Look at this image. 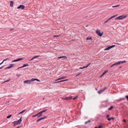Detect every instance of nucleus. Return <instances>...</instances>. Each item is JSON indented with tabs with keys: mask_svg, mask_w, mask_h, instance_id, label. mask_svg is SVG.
Here are the masks:
<instances>
[{
	"mask_svg": "<svg viewBox=\"0 0 128 128\" xmlns=\"http://www.w3.org/2000/svg\"><path fill=\"white\" fill-rule=\"evenodd\" d=\"M109 105V103L107 101L104 102L100 106V107L101 108H105L108 106Z\"/></svg>",
	"mask_w": 128,
	"mask_h": 128,
	"instance_id": "obj_1",
	"label": "nucleus"
},
{
	"mask_svg": "<svg viewBox=\"0 0 128 128\" xmlns=\"http://www.w3.org/2000/svg\"><path fill=\"white\" fill-rule=\"evenodd\" d=\"M22 117L18 121H16L13 122L14 126L18 125V124H20L22 120Z\"/></svg>",
	"mask_w": 128,
	"mask_h": 128,
	"instance_id": "obj_2",
	"label": "nucleus"
},
{
	"mask_svg": "<svg viewBox=\"0 0 128 128\" xmlns=\"http://www.w3.org/2000/svg\"><path fill=\"white\" fill-rule=\"evenodd\" d=\"M126 16H119L116 18L115 19V20H122L123 18H124L126 17Z\"/></svg>",
	"mask_w": 128,
	"mask_h": 128,
	"instance_id": "obj_3",
	"label": "nucleus"
},
{
	"mask_svg": "<svg viewBox=\"0 0 128 128\" xmlns=\"http://www.w3.org/2000/svg\"><path fill=\"white\" fill-rule=\"evenodd\" d=\"M32 82V79H31V80H25L24 82V84H30Z\"/></svg>",
	"mask_w": 128,
	"mask_h": 128,
	"instance_id": "obj_4",
	"label": "nucleus"
},
{
	"mask_svg": "<svg viewBox=\"0 0 128 128\" xmlns=\"http://www.w3.org/2000/svg\"><path fill=\"white\" fill-rule=\"evenodd\" d=\"M107 88V87H105L104 88L98 91V92L99 94H100L102 92L104 91Z\"/></svg>",
	"mask_w": 128,
	"mask_h": 128,
	"instance_id": "obj_5",
	"label": "nucleus"
},
{
	"mask_svg": "<svg viewBox=\"0 0 128 128\" xmlns=\"http://www.w3.org/2000/svg\"><path fill=\"white\" fill-rule=\"evenodd\" d=\"M72 98V96H70L66 98H62L63 100H68L71 99Z\"/></svg>",
	"mask_w": 128,
	"mask_h": 128,
	"instance_id": "obj_6",
	"label": "nucleus"
},
{
	"mask_svg": "<svg viewBox=\"0 0 128 128\" xmlns=\"http://www.w3.org/2000/svg\"><path fill=\"white\" fill-rule=\"evenodd\" d=\"M47 110L46 109V110H43L41 112H39V113H38V114H39V116H38V117H39L41 116L42 115V113L46 112V111H47Z\"/></svg>",
	"mask_w": 128,
	"mask_h": 128,
	"instance_id": "obj_7",
	"label": "nucleus"
},
{
	"mask_svg": "<svg viewBox=\"0 0 128 128\" xmlns=\"http://www.w3.org/2000/svg\"><path fill=\"white\" fill-rule=\"evenodd\" d=\"M96 33L99 35L100 36H102V33H101L100 32V30H98L96 31Z\"/></svg>",
	"mask_w": 128,
	"mask_h": 128,
	"instance_id": "obj_8",
	"label": "nucleus"
},
{
	"mask_svg": "<svg viewBox=\"0 0 128 128\" xmlns=\"http://www.w3.org/2000/svg\"><path fill=\"white\" fill-rule=\"evenodd\" d=\"M14 65V64H10L8 66L5 68V69L10 68L13 67Z\"/></svg>",
	"mask_w": 128,
	"mask_h": 128,
	"instance_id": "obj_9",
	"label": "nucleus"
},
{
	"mask_svg": "<svg viewBox=\"0 0 128 128\" xmlns=\"http://www.w3.org/2000/svg\"><path fill=\"white\" fill-rule=\"evenodd\" d=\"M23 59V58H18L17 59L14 60H12V62H18V61H19L20 60H22Z\"/></svg>",
	"mask_w": 128,
	"mask_h": 128,
	"instance_id": "obj_10",
	"label": "nucleus"
},
{
	"mask_svg": "<svg viewBox=\"0 0 128 128\" xmlns=\"http://www.w3.org/2000/svg\"><path fill=\"white\" fill-rule=\"evenodd\" d=\"M122 64L121 61L120 62H118L110 66L111 67H112V66H117L118 65L120 64Z\"/></svg>",
	"mask_w": 128,
	"mask_h": 128,
	"instance_id": "obj_11",
	"label": "nucleus"
},
{
	"mask_svg": "<svg viewBox=\"0 0 128 128\" xmlns=\"http://www.w3.org/2000/svg\"><path fill=\"white\" fill-rule=\"evenodd\" d=\"M25 6L22 5H20L19 6H18L17 8V9H20L21 8L22 9H24Z\"/></svg>",
	"mask_w": 128,
	"mask_h": 128,
	"instance_id": "obj_12",
	"label": "nucleus"
},
{
	"mask_svg": "<svg viewBox=\"0 0 128 128\" xmlns=\"http://www.w3.org/2000/svg\"><path fill=\"white\" fill-rule=\"evenodd\" d=\"M91 64V63H89L86 66H84L83 67H80V68L82 69L84 68H86L88 67L89 66H90Z\"/></svg>",
	"mask_w": 128,
	"mask_h": 128,
	"instance_id": "obj_13",
	"label": "nucleus"
},
{
	"mask_svg": "<svg viewBox=\"0 0 128 128\" xmlns=\"http://www.w3.org/2000/svg\"><path fill=\"white\" fill-rule=\"evenodd\" d=\"M64 58L65 59H66L67 57L66 56H60L58 58V59H59L60 58Z\"/></svg>",
	"mask_w": 128,
	"mask_h": 128,
	"instance_id": "obj_14",
	"label": "nucleus"
},
{
	"mask_svg": "<svg viewBox=\"0 0 128 128\" xmlns=\"http://www.w3.org/2000/svg\"><path fill=\"white\" fill-rule=\"evenodd\" d=\"M40 56H39V55L35 56H34V57L32 58L31 59V60H30V61L32 60H33L35 58H36L39 57Z\"/></svg>",
	"mask_w": 128,
	"mask_h": 128,
	"instance_id": "obj_15",
	"label": "nucleus"
},
{
	"mask_svg": "<svg viewBox=\"0 0 128 128\" xmlns=\"http://www.w3.org/2000/svg\"><path fill=\"white\" fill-rule=\"evenodd\" d=\"M28 66V64H24L23 66H22L21 67H19L18 68L19 69V68H22L26 67V66Z\"/></svg>",
	"mask_w": 128,
	"mask_h": 128,
	"instance_id": "obj_16",
	"label": "nucleus"
},
{
	"mask_svg": "<svg viewBox=\"0 0 128 128\" xmlns=\"http://www.w3.org/2000/svg\"><path fill=\"white\" fill-rule=\"evenodd\" d=\"M14 4V2L12 1H10V6L12 7L13 6Z\"/></svg>",
	"mask_w": 128,
	"mask_h": 128,
	"instance_id": "obj_17",
	"label": "nucleus"
},
{
	"mask_svg": "<svg viewBox=\"0 0 128 128\" xmlns=\"http://www.w3.org/2000/svg\"><path fill=\"white\" fill-rule=\"evenodd\" d=\"M66 78V76L63 77H61V78H60L58 79L57 80H56V81H57V80H61V79H64V78Z\"/></svg>",
	"mask_w": 128,
	"mask_h": 128,
	"instance_id": "obj_18",
	"label": "nucleus"
},
{
	"mask_svg": "<svg viewBox=\"0 0 128 128\" xmlns=\"http://www.w3.org/2000/svg\"><path fill=\"white\" fill-rule=\"evenodd\" d=\"M35 80H36V81L38 82H40V81L39 80L36 78H32V82L34 81Z\"/></svg>",
	"mask_w": 128,
	"mask_h": 128,
	"instance_id": "obj_19",
	"label": "nucleus"
},
{
	"mask_svg": "<svg viewBox=\"0 0 128 128\" xmlns=\"http://www.w3.org/2000/svg\"><path fill=\"white\" fill-rule=\"evenodd\" d=\"M110 46L106 48L104 50H108L110 49Z\"/></svg>",
	"mask_w": 128,
	"mask_h": 128,
	"instance_id": "obj_20",
	"label": "nucleus"
},
{
	"mask_svg": "<svg viewBox=\"0 0 128 128\" xmlns=\"http://www.w3.org/2000/svg\"><path fill=\"white\" fill-rule=\"evenodd\" d=\"M111 119H112L113 120H114V118L113 117H112L109 118H108V121H110L111 120Z\"/></svg>",
	"mask_w": 128,
	"mask_h": 128,
	"instance_id": "obj_21",
	"label": "nucleus"
},
{
	"mask_svg": "<svg viewBox=\"0 0 128 128\" xmlns=\"http://www.w3.org/2000/svg\"><path fill=\"white\" fill-rule=\"evenodd\" d=\"M92 39V38L90 36H88L86 38L87 40H90Z\"/></svg>",
	"mask_w": 128,
	"mask_h": 128,
	"instance_id": "obj_22",
	"label": "nucleus"
},
{
	"mask_svg": "<svg viewBox=\"0 0 128 128\" xmlns=\"http://www.w3.org/2000/svg\"><path fill=\"white\" fill-rule=\"evenodd\" d=\"M108 72V70H106L104 72L102 73V75H104L105 74H106Z\"/></svg>",
	"mask_w": 128,
	"mask_h": 128,
	"instance_id": "obj_23",
	"label": "nucleus"
},
{
	"mask_svg": "<svg viewBox=\"0 0 128 128\" xmlns=\"http://www.w3.org/2000/svg\"><path fill=\"white\" fill-rule=\"evenodd\" d=\"M114 107L113 106H111L110 108L108 109L109 110H111Z\"/></svg>",
	"mask_w": 128,
	"mask_h": 128,
	"instance_id": "obj_24",
	"label": "nucleus"
},
{
	"mask_svg": "<svg viewBox=\"0 0 128 128\" xmlns=\"http://www.w3.org/2000/svg\"><path fill=\"white\" fill-rule=\"evenodd\" d=\"M42 120V118H40L38 119V120H36V121L37 122H38L39 121H40V120Z\"/></svg>",
	"mask_w": 128,
	"mask_h": 128,
	"instance_id": "obj_25",
	"label": "nucleus"
},
{
	"mask_svg": "<svg viewBox=\"0 0 128 128\" xmlns=\"http://www.w3.org/2000/svg\"><path fill=\"white\" fill-rule=\"evenodd\" d=\"M47 117L46 116H44L42 117L41 118H42V120H43L45 118H47Z\"/></svg>",
	"mask_w": 128,
	"mask_h": 128,
	"instance_id": "obj_26",
	"label": "nucleus"
},
{
	"mask_svg": "<svg viewBox=\"0 0 128 128\" xmlns=\"http://www.w3.org/2000/svg\"><path fill=\"white\" fill-rule=\"evenodd\" d=\"M22 110V111L21 112H20L19 114H22V113H23L25 111V110Z\"/></svg>",
	"mask_w": 128,
	"mask_h": 128,
	"instance_id": "obj_27",
	"label": "nucleus"
},
{
	"mask_svg": "<svg viewBox=\"0 0 128 128\" xmlns=\"http://www.w3.org/2000/svg\"><path fill=\"white\" fill-rule=\"evenodd\" d=\"M12 116V115H10L8 116H7L6 118H10Z\"/></svg>",
	"mask_w": 128,
	"mask_h": 128,
	"instance_id": "obj_28",
	"label": "nucleus"
},
{
	"mask_svg": "<svg viewBox=\"0 0 128 128\" xmlns=\"http://www.w3.org/2000/svg\"><path fill=\"white\" fill-rule=\"evenodd\" d=\"M117 14H116V15H114L112 16V17H111V18H114V17H116V16H117Z\"/></svg>",
	"mask_w": 128,
	"mask_h": 128,
	"instance_id": "obj_29",
	"label": "nucleus"
},
{
	"mask_svg": "<svg viewBox=\"0 0 128 128\" xmlns=\"http://www.w3.org/2000/svg\"><path fill=\"white\" fill-rule=\"evenodd\" d=\"M91 122V121H90V120H88V121H86V122H85V124H87V123H88V122Z\"/></svg>",
	"mask_w": 128,
	"mask_h": 128,
	"instance_id": "obj_30",
	"label": "nucleus"
},
{
	"mask_svg": "<svg viewBox=\"0 0 128 128\" xmlns=\"http://www.w3.org/2000/svg\"><path fill=\"white\" fill-rule=\"evenodd\" d=\"M120 6V4H118V5H117L115 6H112V8L116 7H117L118 6Z\"/></svg>",
	"mask_w": 128,
	"mask_h": 128,
	"instance_id": "obj_31",
	"label": "nucleus"
},
{
	"mask_svg": "<svg viewBox=\"0 0 128 128\" xmlns=\"http://www.w3.org/2000/svg\"><path fill=\"white\" fill-rule=\"evenodd\" d=\"M77 97H78V96H76L74 98H73V100H75L77 98Z\"/></svg>",
	"mask_w": 128,
	"mask_h": 128,
	"instance_id": "obj_32",
	"label": "nucleus"
},
{
	"mask_svg": "<svg viewBox=\"0 0 128 128\" xmlns=\"http://www.w3.org/2000/svg\"><path fill=\"white\" fill-rule=\"evenodd\" d=\"M115 46V45H114L110 46V48H113V47H114Z\"/></svg>",
	"mask_w": 128,
	"mask_h": 128,
	"instance_id": "obj_33",
	"label": "nucleus"
},
{
	"mask_svg": "<svg viewBox=\"0 0 128 128\" xmlns=\"http://www.w3.org/2000/svg\"><path fill=\"white\" fill-rule=\"evenodd\" d=\"M102 126L101 125L99 126V127H97L96 126L94 128H101L102 127Z\"/></svg>",
	"mask_w": 128,
	"mask_h": 128,
	"instance_id": "obj_34",
	"label": "nucleus"
},
{
	"mask_svg": "<svg viewBox=\"0 0 128 128\" xmlns=\"http://www.w3.org/2000/svg\"><path fill=\"white\" fill-rule=\"evenodd\" d=\"M38 115H39V114H38H38H37L35 115H33V117H35V116H38Z\"/></svg>",
	"mask_w": 128,
	"mask_h": 128,
	"instance_id": "obj_35",
	"label": "nucleus"
},
{
	"mask_svg": "<svg viewBox=\"0 0 128 128\" xmlns=\"http://www.w3.org/2000/svg\"><path fill=\"white\" fill-rule=\"evenodd\" d=\"M121 62H122V63L126 62V60H124V61H122Z\"/></svg>",
	"mask_w": 128,
	"mask_h": 128,
	"instance_id": "obj_36",
	"label": "nucleus"
},
{
	"mask_svg": "<svg viewBox=\"0 0 128 128\" xmlns=\"http://www.w3.org/2000/svg\"><path fill=\"white\" fill-rule=\"evenodd\" d=\"M60 36V35H55V36H54V37H59V36Z\"/></svg>",
	"mask_w": 128,
	"mask_h": 128,
	"instance_id": "obj_37",
	"label": "nucleus"
},
{
	"mask_svg": "<svg viewBox=\"0 0 128 128\" xmlns=\"http://www.w3.org/2000/svg\"><path fill=\"white\" fill-rule=\"evenodd\" d=\"M126 98L128 101V96H126Z\"/></svg>",
	"mask_w": 128,
	"mask_h": 128,
	"instance_id": "obj_38",
	"label": "nucleus"
},
{
	"mask_svg": "<svg viewBox=\"0 0 128 128\" xmlns=\"http://www.w3.org/2000/svg\"><path fill=\"white\" fill-rule=\"evenodd\" d=\"M10 79H9L7 80H6V81H4V82H8L9 81H10Z\"/></svg>",
	"mask_w": 128,
	"mask_h": 128,
	"instance_id": "obj_39",
	"label": "nucleus"
},
{
	"mask_svg": "<svg viewBox=\"0 0 128 128\" xmlns=\"http://www.w3.org/2000/svg\"><path fill=\"white\" fill-rule=\"evenodd\" d=\"M82 73H79L78 74L76 75V76H78V75H80V74H81Z\"/></svg>",
	"mask_w": 128,
	"mask_h": 128,
	"instance_id": "obj_40",
	"label": "nucleus"
},
{
	"mask_svg": "<svg viewBox=\"0 0 128 128\" xmlns=\"http://www.w3.org/2000/svg\"><path fill=\"white\" fill-rule=\"evenodd\" d=\"M64 82V81H63V80H61V81H59V82H56V83H58V82Z\"/></svg>",
	"mask_w": 128,
	"mask_h": 128,
	"instance_id": "obj_41",
	"label": "nucleus"
},
{
	"mask_svg": "<svg viewBox=\"0 0 128 128\" xmlns=\"http://www.w3.org/2000/svg\"><path fill=\"white\" fill-rule=\"evenodd\" d=\"M110 115H108V114L107 115V116H106V118H108L109 117H110Z\"/></svg>",
	"mask_w": 128,
	"mask_h": 128,
	"instance_id": "obj_42",
	"label": "nucleus"
},
{
	"mask_svg": "<svg viewBox=\"0 0 128 128\" xmlns=\"http://www.w3.org/2000/svg\"><path fill=\"white\" fill-rule=\"evenodd\" d=\"M20 74H16V76H18V77H19V76H20Z\"/></svg>",
	"mask_w": 128,
	"mask_h": 128,
	"instance_id": "obj_43",
	"label": "nucleus"
},
{
	"mask_svg": "<svg viewBox=\"0 0 128 128\" xmlns=\"http://www.w3.org/2000/svg\"><path fill=\"white\" fill-rule=\"evenodd\" d=\"M108 20H106V21H105L104 22V23H107L108 22Z\"/></svg>",
	"mask_w": 128,
	"mask_h": 128,
	"instance_id": "obj_44",
	"label": "nucleus"
},
{
	"mask_svg": "<svg viewBox=\"0 0 128 128\" xmlns=\"http://www.w3.org/2000/svg\"><path fill=\"white\" fill-rule=\"evenodd\" d=\"M112 18H111L110 17V18H109V19H108L107 20L108 21L110 20Z\"/></svg>",
	"mask_w": 128,
	"mask_h": 128,
	"instance_id": "obj_45",
	"label": "nucleus"
},
{
	"mask_svg": "<svg viewBox=\"0 0 128 128\" xmlns=\"http://www.w3.org/2000/svg\"><path fill=\"white\" fill-rule=\"evenodd\" d=\"M123 121L124 122H126V120H123Z\"/></svg>",
	"mask_w": 128,
	"mask_h": 128,
	"instance_id": "obj_46",
	"label": "nucleus"
},
{
	"mask_svg": "<svg viewBox=\"0 0 128 128\" xmlns=\"http://www.w3.org/2000/svg\"><path fill=\"white\" fill-rule=\"evenodd\" d=\"M21 127V126H18V127H17V128H20Z\"/></svg>",
	"mask_w": 128,
	"mask_h": 128,
	"instance_id": "obj_47",
	"label": "nucleus"
},
{
	"mask_svg": "<svg viewBox=\"0 0 128 128\" xmlns=\"http://www.w3.org/2000/svg\"><path fill=\"white\" fill-rule=\"evenodd\" d=\"M68 80H67H67H63V81H67Z\"/></svg>",
	"mask_w": 128,
	"mask_h": 128,
	"instance_id": "obj_48",
	"label": "nucleus"
},
{
	"mask_svg": "<svg viewBox=\"0 0 128 128\" xmlns=\"http://www.w3.org/2000/svg\"><path fill=\"white\" fill-rule=\"evenodd\" d=\"M3 62H4V61H3L0 64V65L2 64L3 63Z\"/></svg>",
	"mask_w": 128,
	"mask_h": 128,
	"instance_id": "obj_49",
	"label": "nucleus"
},
{
	"mask_svg": "<svg viewBox=\"0 0 128 128\" xmlns=\"http://www.w3.org/2000/svg\"><path fill=\"white\" fill-rule=\"evenodd\" d=\"M116 44H119V45H120V44H119V43H116Z\"/></svg>",
	"mask_w": 128,
	"mask_h": 128,
	"instance_id": "obj_50",
	"label": "nucleus"
},
{
	"mask_svg": "<svg viewBox=\"0 0 128 128\" xmlns=\"http://www.w3.org/2000/svg\"><path fill=\"white\" fill-rule=\"evenodd\" d=\"M9 60V58H7L6 59V60Z\"/></svg>",
	"mask_w": 128,
	"mask_h": 128,
	"instance_id": "obj_51",
	"label": "nucleus"
},
{
	"mask_svg": "<svg viewBox=\"0 0 128 128\" xmlns=\"http://www.w3.org/2000/svg\"><path fill=\"white\" fill-rule=\"evenodd\" d=\"M3 66H2L1 68H0V69L2 68L3 67Z\"/></svg>",
	"mask_w": 128,
	"mask_h": 128,
	"instance_id": "obj_52",
	"label": "nucleus"
},
{
	"mask_svg": "<svg viewBox=\"0 0 128 128\" xmlns=\"http://www.w3.org/2000/svg\"><path fill=\"white\" fill-rule=\"evenodd\" d=\"M6 59H4V60H3V61H4H4H6Z\"/></svg>",
	"mask_w": 128,
	"mask_h": 128,
	"instance_id": "obj_53",
	"label": "nucleus"
},
{
	"mask_svg": "<svg viewBox=\"0 0 128 128\" xmlns=\"http://www.w3.org/2000/svg\"><path fill=\"white\" fill-rule=\"evenodd\" d=\"M103 75H102V74L100 76L101 77H102V76H103Z\"/></svg>",
	"mask_w": 128,
	"mask_h": 128,
	"instance_id": "obj_54",
	"label": "nucleus"
},
{
	"mask_svg": "<svg viewBox=\"0 0 128 128\" xmlns=\"http://www.w3.org/2000/svg\"><path fill=\"white\" fill-rule=\"evenodd\" d=\"M13 30V29H11L10 30Z\"/></svg>",
	"mask_w": 128,
	"mask_h": 128,
	"instance_id": "obj_55",
	"label": "nucleus"
},
{
	"mask_svg": "<svg viewBox=\"0 0 128 128\" xmlns=\"http://www.w3.org/2000/svg\"><path fill=\"white\" fill-rule=\"evenodd\" d=\"M44 98H43V100H44Z\"/></svg>",
	"mask_w": 128,
	"mask_h": 128,
	"instance_id": "obj_56",
	"label": "nucleus"
},
{
	"mask_svg": "<svg viewBox=\"0 0 128 128\" xmlns=\"http://www.w3.org/2000/svg\"><path fill=\"white\" fill-rule=\"evenodd\" d=\"M10 102H9V101H8V103H9Z\"/></svg>",
	"mask_w": 128,
	"mask_h": 128,
	"instance_id": "obj_57",
	"label": "nucleus"
},
{
	"mask_svg": "<svg viewBox=\"0 0 128 128\" xmlns=\"http://www.w3.org/2000/svg\"><path fill=\"white\" fill-rule=\"evenodd\" d=\"M121 99L122 100H124V99L123 98H122Z\"/></svg>",
	"mask_w": 128,
	"mask_h": 128,
	"instance_id": "obj_58",
	"label": "nucleus"
},
{
	"mask_svg": "<svg viewBox=\"0 0 128 128\" xmlns=\"http://www.w3.org/2000/svg\"><path fill=\"white\" fill-rule=\"evenodd\" d=\"M96 90H98V89H96Z\"/></svg>",
	"mask_w": 128,
	"mask_h": 128,
	"instance_id": "obj_59",
	"label": "nucleus"
},
{
	"mask_svg": "<svg viewBox=\"0 0 128 128\" xmlns=\"http://www.w3.org/2000/svg\"><path fill=\"white\" fill-rule=\"evenodd\" d=\"M120 68H121V67H120Z\"/></svg>",
	"mask_w": 128,
	"mask_h": 128,
	"instance_id": "obj_60",
	"label": "nucleus"
},
{
	"mask_svg": "<svg viewBox=\"0 0 128 128\" xmlns=\"http://www.w3.org/2000/svg\"><path fill=\"white\" fill-rule=\"evenodd\" d=\"M87 26H88V25H87V26H86L87 27Z\"/></svg>",
	"mask_w": 128,
	"mask_h": 128,
	"instance_id": "obj_61",
	"label": "nucleus"
}]
</instances>
